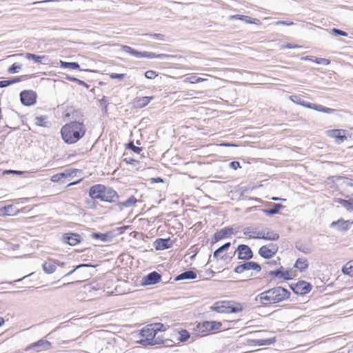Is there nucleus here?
I'll return each mask as SVG.
<instances>
[{"mask_svg":"<svg viewBox=\"0 0 353 353\" xmlns=\"http://www.w3.org/2000/svg\"><path fill=\"white\" fill-rule=\"evenodd\" d=\"M61 137L64 143L74 144L86 133V127L83 121H70L61 128Z\"/></svg>","mask_w":353,"mask_h":353,"instance_id":"f03ea898","label":"nucleus"},{"mask_svg":"<svg viewBox=\"0 0 353 353\" xmlns=\"http://www.w3.org/2000/svg\"><path fill=\"white\" fill-rule=\"evenodd\" d=\"M121 50L123 52H127V53H128L135 57H137V58L144 57V58L153 59V58H162V57H167V55L163 54H157L154 52H139L128 46H122Z\"/></svg>","mask_w":353,"mask_h":353,"instance_id":"9d476101","label":"nucleus"},{"mask_svg":"<svg viewBox=\"0 0 353 353\" xmlns=\"http://www.w3.org/2000/svg\"><path fill=\"white\" fill-rule=\"evenodd\" d=\"M34 124L39 127L48 128L50 126V121L47 116H37L34 119Z\"/></svg>","mask_w":353,"mask_h":353,"instance_id":"7c9ffc66","label":"nucleus"},{"mask_svg":"<svg viewBox=\"0 0 353 353\" xmlns=\"http://www.w3.org/2000/svg\"><path fill=\"white\" fill-rule=\"evenodd\" d=\"M81 235L76 233H68L63 236V242L71 246L77 245L81 241Z\"/></svg>","mask_w":353,"mask_h":353,"instance_id":"4be33fe9","label":"nucleus"},{"mask_svg":"<svg viewBox=\"0 0 353 353\" xmlns=\"http://www.w3.org/2000/svg\"><path fill=\"white\" fill-rule=\"evenodd\" d=\"M276 26H292L294 24V22L292 21H278L275 23Z\"/></svg>","mask_w":353,"mask_h":353,"instance_id":"8fccbe9b","label":"nucleus"},{"mask_svg":"<svg viewBox=\"0 0 353 353\" xmlns=\"http://www.w3.org/2000/svg\"><path fill=\"white\" fill-rule=\"evenodd\" d=\"M68 79H70V81H78L79 83H83V81L76 79V78H68Z\"/></svg>","mask_w":353,"mask_h":353,"instance_id":"e2e57ef3","label":"nucleus"},{"mask_svg":"<svg viewBox=\"0 0 353 353\" xmlns=\"http://www.w3.org/2000/svg\"><path fill=\"white\" fill-rule=\"evenodd\" d=\"M283 208V206L281 204L274 203L273 204L272 208L265 210L264 212L268 215H273L277 214L279 212V210Z\"/></svg>","mask_w":353,"mask_h":353,"instance_id":"c9c22d12","label":"nucleus"},{"mask_svg":"<svg viewBox=\"0 0 353 353\" xmlns=\"http://www.w3.org/2000/svg\"><path fill=\"white\" fill-rule=\"evenodd\" d=\"M5 323V320L3 317H0V327L2 326Z\"/></svg>","mask_w":353,"mask_h":353,"instance_id":"69168bd1","label":"nucleus"},{"mask_svg":"<svg viewBox=\"0 0 353 353\" xmlns=\"http://www.w3.org/2000/svg\"><path fill=\"white\" fill-rule=\"evenodd\" d=\"M63 176L62 172L55 174L52 175L50 178V181L54 183L63 181Z\"/></svg>","mask_w":353,"mask_h":353,"instance_id":"a19ab883","label":"nucleus"},{"mask_svg":"<svg viewBox=\"0 0 353 353\" xmlns=\"http://www.w3.org/2000/svg\"><path fill=\"white\" fill-rule=\"evenodd\" d=\"M21 68V64H19L18 63H14L8 68V72L10 74L15 73Z\"/></svg>","mask_w":353,"mask_h":353,"instance_id":"79ce46f5","label":"nucleus"},{"mask_svg":"<svg viewBox=\"0 0 353 353\" xmlns=\"http://www.w3.org/2000/svg\"><path fill=\"white\" fill-rule=\"evenodd\" d=\"M60 66L63 68H70L72 70L79 69V65L76 62H65L63 61H60L59 62Z\"/></svg>","mask_w":353,"mask_h":353,"instance_id":"f704fd0d","label":"nucleus"},{"mask_svg":"<svg viewBox=\"0 0 353 353\" xmlns=\"http://www.w3.org/2000/svg\"><path fill=\"white\" fill-rule=\"evenodd\" d=\"M28 200V198H20L14 200L12 203L8 204L0 208V215L3 216L17 215L19 212H20V210L17 206V205L19 203H23L24 201Z\"/></svg>","mask_w":353,"mask_h":353,"instance_id":"1a4fd4ad","label":"nucleus"},{"mask_svg":"<svg viewBox=\"0 0 353 353\" xmlns=\"http://www.w3.org/2000/svg\"><path fill=\"white\" fill-rule=\"evenodd\" d=\"M158 76V74L154 70H148L145 72V77L148 79H154Z\"/></svg>","mask_w":353,"mask_h":353,"instance_id":"37998d69","label":"nucleus"},{"mask_svg":"<svg viewBox=\"0 0 353 353\" xmlns=\"http://www.w3.org/2000/svg\"><path fill=\"white\" fill-rule=\"evenodd\" d=\"M309 267L308 260L305 258H299L294 263V268L301 272H305Z\"/></svg>","mask_w":353,"mask_h":353,"instance_id":"cd10ccee","label":"nucleus"},{"mask_svg":"<svg viewBox=\"0 0 353 353\" xmlns=\"http://www.w3.org/2000/svg\"><path fill=\"white\" fill-rule=\"evenodd\" d=\"M43 268L45 272L47 274H51L56 270L57 265L53 261H48L43 263Z\"/></svg>","mask_w":353,"mask_h":353,"instance_id":"72a5a7b5","label":"nucleus"},{"mask_svg":"<svg viewBox=\"0 0 353 353\" xmlns=\"http://www.w3.org/2000/svg\"><path fill=\"white\" fill-rule=\"evenodd\" d=\"M230 167L234 170H237L238 168H241L239 161H232L230 163Z\"/></svg>","mask_w":353,"mask_h":353,"instance_id":"864d4df0","label":"nucleus"},{"mask_svg":"<svg viewBox=\"0 0 353 353\" xmlns=\"http://www.w3.org/2000/svg\"><path fill=\"white\" fill-rule=\"evenodd\" d=\"M271 199L272 201H279V200L285 201V199H280V198H278V197H272Z\"/></svg>","mask_w":353,"mask_h":353,"instance_id":"338daca9","label":"nucleus"},{"mask_svg":"<svg viewBox=\"0 0 353 353\" xmlns=\"http://www.w3.org/2000/svg\"><path fill=\"white\" fill-rule=\"evenodd\" d=\"M301 48V46L292 44V43H286L281 46L282 49H296Z\"/></svg>","mask_w":353,"mask_h":353,"instance_id":"09e8293b","label":"nucleus"},{"mask_svg":"<svg viewBox=\"0 0 353 353\" xmlns=\"http://www.w3.org/2000/svg\"><path fill=\"white\" fill-rule=\"evenodd\" d=\"M353 225V221L352 220H343V219H340L336 221H333L330 226L331 227H336L337 230L339 231L345 232L348 230L350 227Z\"/></svg>","mask_w":353,"mask_h":353,"instance_id":"b1692460","label":"nucleus"},{"mask_svg":"<svg viewBox=\"0 0 353 353\" xmlns=\"http://www.w3.org/2000/svg\"><path fill=\"white\" fill-rule=\"evenodd\" d=\"M342 272L350 277H353V260L347 261L342 268Z\"/></svg>","mask_w":353,"mask_h":353,"instance_id":"473e14b6","label":"nucleus"},{"mask_svg":"<svg viewBox=\"0 0 353 353\" xmlns=\"http://www.w3.org/2000/svg\"><path fill=\"white\" fill-rule=\"evenodd\" d=\"M152 37L155 38L158 40L163 41L165 39V36L160 33H156L150 35Z\"/></svg>","mask_w":353,"mask_h":353,"instance_id":"5fc2aeb1","label":"nucleus"},{"mask_svg":"<svg viewBox=\"0 0 353 353\" xmlns=\"http://www.w3.org/2000/svg\"><path fill=\"white\" fill-rule=\"evenodd\" d=\"M326 135L334 139L338 143H343L347 140L346 131L343 129H332L325 132Z\"/></svg>","mask_w":353,"mask_h":353,"instance_id":"a211bd4d","label":"nucleus"},{"mask_svg":"<svg viewBox=\"0 0 353 353\" xmlns=\"http://www.w3.org/2000/svg\"><path fill=\"white\" fill-rule=\"evenodd\" d=\"M178 334L179 335V340L181 342L186 341L190 336L188 331L186 330H181L178 332Z\"/></svg>","mask_w":353,"mask_h":353,"instance_id":"ea45409f","label":"nucleus"},{"mask_svg":"<svg viewBox=\"0 0 353 353\" xmlns=\"http://www.w3.org/2000/svg\"><path fill=\"white\" fill-rule=\"evenodd\" d=\"M210 310L217 313H238L243 310V306L240 303L223 300L215 302L213 305L210 307Z\"/></svg>","mask_w":353,"mask_h":353,"instance_id":"0eeeda50","label":"nucleus"},{"mask_svg":"<svg viewBox=\"0 0 353 353\" xmlns=\"http://www.w3.org/2000/svg\"><path fill=\"white\" fill-rule=\"evenodd\" d=\"M270 275L272 277L277 278L282 281H288L295 278L296 273L292 268L285 269L283 267H281L276 270L270 271Z\"/></svg>","mask_w":353,"mask_h":353,"instance_id":"9b49d317","label":"nucleus"},{"mask_svg":"<svg viewBox=\"0 0 353 353\" xmlns=\"http://www.w3.org/2000/svg\"><path fill=\"white\" fill-rule=\"evenodd\" d=\"M20 100L25 106H32L37 103V94L32 90H24L20 92Z\"/></svg>","mask_w":353,"mask_h":353,"instance_id":"ddd939ff","label":"nucleus"},{"mask_svg":"<svg viewBox=\"0 0 353 353\" xmlns=\"http://www.w3.org/2000/svg\"><path fill=\"white\" fill-rule=\"evenodd\" d=\"M290 296L289 290L281 286H276L260 293L256 301L264 306H270L288 300Z\"/></svg>","mask_w":353,"mask_h":353,"instance_id":"7ed1b4c3","label":"nucleus"},{"mask_svg":"<svg viewBox=\"0 0 353 353\" xmlns=\"http://www.w3.org/2000/svg\"><path fill=\"white\" fill-rule=\"evenodd\" d=\"M299 250L304 253H308L310 252V250L307 248H299Z\"/></svg>","mask_w":353,"mask_h":353,"instance_id":"052dcab7","label":"nucleus"},{"mask_svg":"<svg viewBox=\"0 0 353 353\" xmlns=\"http://www.w3.org/2000/svg\"><path fill=\"white\" fill-rule=\"evenodd\" d=\"M223 324L217 321H203L194 327V332L199 336H206L223 330Z\"/></svg>","mask_w":353,"mask_h":353,"instance_id":"39448f33","label":"nucleus"},{"mask_svg":"<svg viewBox=\"0 0 353 353\" xmlns=\"http://www.w3.org/2000/svg\"><path fill=\"white\" fill-rule=\"evenodd\" d=\"M9 172L14 173V174H21L22 173V172H21V171H16V170H10Z\"/></svg>","mask_w":353,"mask_h":353,"instance_id":"0e129e2a","label":"nucleus"},{"mask_svg":"<svg viewBox=\"0 0 353 353\" xmlns=\"http://www.w3.org/2000/svg\"><path fill=\"white\" fill-rule=\"evenodd\" d=\"M128 148L131 149L134 152L139 154L142 151V148L138 146H135L133 142H130L127 145Z\"/></svg>","mask_w":353,"mask_h":353,"instance_id":"c03bdc74","label":"nucleus"},{"mask_svg":"<svg viewBox=\"0 0 353 353\" xmlns=\"http://www.w3.org/2000/svg\"><path fill=\"white\" fill-rule=\"evenodd\" d=\"M97 265H90V264H81L78 266H77V268L74 270H72L71 272H70L68 273V274H71L72 273H73L76 269H78V268H82V267H96Z\"/></svg>","mask_w":353,"mask_h":353,"instance_id":"4d7b16f0","label":"nucleus"},{"mask_svg":"<svg viewBox=\"0 0 353 353\" xmlns=\"http://www.w3.org/2000/svg\"><path fill=\"white\" fill-rule=\"evenodd\" d=\"M290 289L296 294L305 295L312 289V285L305 281H299L290 285Z\"/></svg>","mask_w":353,"mask_h":353,"instance_id":"2eb2a0df","label":"nucleus"},{"mask_svg":"<svg viewBox=\"0 0 353 353\" xmlns=\"http://www.w3.org/2000/svg\"><path fill=\"white\" fill-rule=\"evenodd\" d=\"M233 234V230L229 228H225L216 232L213 236L214 242H217L221 239L230 236Z\"/></svg>","mask_w":353,"mask_h":353,"instance_id":"393cba45","label":"nucleus"},{"mask_svg":"<svg viewBox=\"0 0 353 353\" xmlns=\"http://www.w3.org/2000/svg\"><path fill=\"white\" fill-rule=\"evenodd\" d=\"M315 62L319 64H324V65H329L330 63V61L329 59H324V58L316 59Z\"/></svg>","mask_w":353,"mask_h":353,"instance_id":"3c124183","label":"nucleus"},{"mask_svg":"<svg viewBox=\"0 0 353 353\" xmlns=\"http://www.w3.org/2000/svg\"><path fill=\"white\" fill-rule=\"evenodd\" d=\"M221 145H225V146H232L233 145L232 144H230V143H223V144H221Z\"/></svg>","mask_w":353,"mask_h":353,"instance_id":"774afa93","label":"nucleus"},{"mask_svg":"<svg viewBox=\"0 0 353 353\" xmlns=\"http://www.w3.org/2000/svg\"><path fill=\"white\" fill-rule=\"evenodd\" d=\"M336 179L341 181V194L348 199L338 198L334 199V202L343 205L347 211H353V179L340 176Z\"/></svg>","mask_w":353,"mask_h":353,"instance_id":"20e7f679","label":"nucleus"},{"mask_svg":"<svg viewBox=\"0 0 353 353\" xmlns=\"http://www.w3.org/2000/svg\"><path fill=\"white\" fill-rule=\"evenodd\" d=\"M196 273L194 271L189 270L184 272L176 277V281L184 280V279H194L196 278Z\"/></svg>","mask_w":353,"mask_h":353,"instance_id":"2f4dec72","label":"nucleus"},{"mask_svg":"<svg viewBox=\"0 0 353 353\" xmlns=\"http://www.w3.org/2000/svg\"><path fill=\"white\" fill-rule=\"evenodd\" d=\"M52 343L45 339H41L35 343H32L30 345H29L26 350H34L36 352H42V351H46L51 348Z\"/></svg>","mask_w":353,"mask_h":353,"instance_id":"6ab92c4d","label":"nucleus"},{"mask_svg":"<svg viewBox=\"0 0 353 353\" xmlns=\"http://www.w3.org/2000/svg\"><path fill=\"white\" fill-rule=\"evenodd\" d=\"M231 19H237L244 21L247 23L260 25L261 21L258 19H254L250 17L242 14H235L230 17Z\"/></svg>","mask_w":353,"mask_h":353,"instance_id":"bb28decb","label":"nucleus"},{"mask_svg":"<svg viewBox=\"0 0 353 353\" xmlns=\"http://www.w3.org/2000/svg\"><path fill=\"white\" fill-rule=\"evenodd\" d=\"M82 179H79L78 181H74V182H72V183H70L67 186L69 187V186H71V185H75V184H77L79 183Z\"/></svg>","mask_w":353,"mask_h":353,"instance_id":"680f3d73","label":"nucleus"},{"mask_svg":"<svg viewBox=\"0 0 353 353\" xmlns=\"http://www.w3.org/2000/svg\"><path fill=\"white\" fill-rule=\"evenodd\" d=\"M123 157V161L127 163L134 165L135 163L137 162L136 160L133 159L130 157H128V153H124Z\"/></svg>","mask_w":353,"mask_h":353,"instance_id":"de8ad7c7","label":"nucleus"},{"mask_svg":"<svg viewBox=\"0 0 353 353\" xmlns=\"http://www.w3.org/2000/svg\"><path fill=\"white\" fill-rule=\"evenodd\" d=\"M168 239H159L155 241V246L157 249H165L168 248L167 245Z\"/></svg>","mask_w":353,"mask_h":353,"instance_id":"58836bf2","label":"nucleus"},{"mask_svg":"<svg viewBox=\"0 0 353 353\" xmlns=\"http://www.w3.org/2000/svg\"><path fill=\"white\" fill-rule=\"evenodd\" d=\"M165 327L162 323H153L144 327L141 331L140 342L144 345H154L158 341L154 339L158 332L165 331Z\"/></svg>","mask_w":353,"mask_h":353,"instance_id":"423d86ee","label":"nucleus"},{"mask_svg":"<svg viewBox=\"0 0 353 353\" xmlns=\"http://www.w3.org/2000/svg\"><path fill=\"white\" fill-rule=\"evenodd\" d=\"M205 81H207V79L199 77L196 76L195 74H189L185 76L183 82L185 83L194 84L203 82Z\"/></svg>","mask_w":353,"mask_h":353,"instance_id":"c85d7f7f","label":"nucleus"},{"mask_svg":"<svg viewBox=\"0 0 353 353\" xmlns=\"http://www.w3.org/2000/svg\"><path fill=\"white\" fill-rule=\"evenodd\" d=\"M279 234L270 228H265L261 230L260 239L267 241H276L279 239Z\"/></svg>","mask_w":353,"mask_h":353,"instance_id":"5701e85b","label":"nucleus"},{"mask_svg":"<svg viewBox=\"0 0 353 353\" xmlns=\"http://www.w3.org/2000/svg\"><path fill=\"white\" fill-rule=\"evenodd\" d=\"M104 236V235H103V234H97V233H94V234H93V236H94V238H97V239H98V238H101L102 240H104V239H105V237H102V236Z\"/></svg>","mask_w":353,"mask_h":353,"instance_id":"bf43d9fd","label":"nucleus"},{"mask_svg":"<svg viewBox=\"0 0 353 353\" xmlns=\"http://www.w3.org/2000/svg\"><path fill=\"white\" fill-rule=\"evenodd\" d=\"M79 170L77 169H68L65 170L63 174V179H71L76 176Z\"/></svg>","mask_w":353,"mask_h":353,"instance_id":"e433bc0d","label":"nucleus"},{"mask_svg":"<svg viewBox=\"0 0 353 353\" xmlns=\"http://www.w3.org/2000/svg\"><path fill=\"white\" fill-rule=\"evenodd\" d=\"M290 99L293 101L295 103H297L299 105H301L302 106H304L307 108L315 110L318 112H321L327 114H332L334 113L336 110L332 109L330 108H326L324 106H322L321 105H317L315 103H306L301 97L299 95H291L290 97Z\"/></svg>","mask_w":353,"mask_h":353,"instance_id":"6e6552de","label":"nucleus"},{"mask_svg":"<svg viewBox=\"0 0 353 353\" xmlns=\"http://www.w3.org/2000/svg\"><path fill=\"white\" fill-rule=\"evenodd\" d=\"M279 246L274 243L262 245L259 249V254L263 259H269L273 257L278 252Z\"/></svg>","mask_w":353,"mask_h":353,"instance_id":"f3484780","label":"nucleus"},{"mask_svg":"<svg viewBox=\"0 0 353 353\" xmlns=\"http://www.w3.org/2000/svg\"><path fill=\"white\" fill-rule=\"evenodd\" d=\"M137 199L134 196H131L123 203V205H125V206L133 205L137 203Z\"/></svg>","mask_w":353,"mask_h":353,"instance_id":"a18cd8bd","label":"nucleus"},{"mask_svg":"<svg viewBox=\"0 0 353 353\" xmlns=\"http://www.w3.org/2000/svg\"><path fill=\"white\" fill-rule=\"evenodd\" d=\"M261 266L256 262L247 261L245 263L236 265L234 272L236 274H243L249 270H253L258 273L261 271Z\"/></svg>","mask_w":353,"mask_h":353,"instance_id":"4468645a","label":"nucleus"},{"mask_svg":"<svg viewBox=\"0 0 353 353\" xmlns=\"http://www.w3.org/2000/svg\"><path fill=\"white\" fill-rule=\"evenodd\" d=\"M125 74H117V73H111L109 74V77L112 79H119L122 80L125 77Z\"/></svg>","mask_w":353,"mask_h":353,"instance_id":"49530a36","label":"nucleus"},{"mask_svg":"<svg viewBox=\"0 0 353 353\" xmlns=\"http://www.w3.org/2000/svg\"><path fill=\"white\" fill-rule=\"evenodd\" d=\"M161 280V275L154 271L143 278L142 284L144 285H154L160 282Z\"/></svg>","mask_w":353,"mask_h":353,"instance_id":"412c9836","label":"nucleus"},{"mask_svg":"<svg viewBox=\"0 0 353 353\" xmlns=\"http://www.w3.org/2000/svg\"><path fill=\"white\" fill-rule=\"evenodd\" d=\"M22 78H23V77H17L10 79L11 84H14V83L20 82L21 81H22Z\"/></svg>","mask_w":353,"mask_h":353,"instance_id":"13d9d810","label":"nucleus"},{"mask_svg":"<svg viewBox=\"0 0 353 353\" xmlns=\"http://www.w3.org/2000/svg\"><path fill=\"white\" fill-rule=\"evenodd\" d=\"M243 234L249 239H260L261 230L258 228L247 227L243 230Z\"/></svg>","mask_w":353,"mask_h":353,"instance_id":"a878e982","label":"nucleus"},{"mask_svg":"<svg viewBox=\"0 0 353 353\" xmlns=\"http://www.w3.org/2000/svg\"><path fill=\"white\" fill-rule=\"evenodd\" d=\"M234 253L237 256L239 260L249 261L253 257V252L252 249L245 244H240L237 246Z\"/></svg>","mask_w":353,"mask_h":353,"instance_id":"dca6fc26","label":"nucleus"},{"mask_svg":"<svg viewBox=\"0 0 353 353\" xmlns=\"http://www.w3.org/2000/svg\"><path fill=\"white\" fill-rule=\"evenodd\" d=\"M26 57L28 60H34L36 63H41L46 59V56H38L32 53H27Z\"/></svg>","mask_w":353,"mask_h":353,"instance_id":"4c0bfd02","label":"nucleus"},{"mask_svg":"<svg viewBox=\"0 0 353 353\" xmlns=\"http://www.w3.org/2000/svg\"><path fill=\"white\" fill-rule=\"evenodd\" d=\"M153 97H137L134 100V103L137 108H142L150 103Z\"/></svg>","mask_w":353,"mask_h":353,"instance_id":"c756f323","label":"nucleus"},{"mask_svg":"<svg viewBox=\"0 0 353 353\" xmlns=\"http://www.w3.org/2000/svg\"><path fill=\"white\" fill-rule=\"evenodd\" d=\"M11 85L10 80L0 81V88H5Z\"/></svg>","mask_w":353,"mask_h":353,"instance_id":"6e6d98bb","label":"nucleus"},{"mask_svg":"<svg viewBox=\"0 0 353 353\" xmlns=\"http://www.w3.org/2000/svg\"><path fill=\"white\" fill-rule=\"evenodd\" d=\"M276 342V338L263 339H248L245 345L250 347L270 345Z\"/></svg>","mask_w":353,"mask_h":353,"instance_id":"aec40b11","label":"nucleus"},{"mask_svg":"<svg viewBox=\"0 0 353 353\" xmlns=\"http://www.w3.org/2000/svg\"><path fill=\"white\" fill-rule=\"evenodd\" d=\"M230 245V243L228 242L216 250L214 252L213 258L217 261H222L224 263L230 262L232 258L230 253L228 252Z\"/></svg>","mask_w":353,"mask_h":353,"instance_id":"f8f14e48","label":"nucleus"},{"mask_svg":"<svg viewBox=\"0 0 353 353\" xmlns=\"http://www.w3.org/2000/svg\"><path fill=\"white\" fill-rule=\"evenodd\" d=\"M332 32L334 34H338V35H341V36H345V37L347 36V33L346 32L336 29V28H333Z\"/></svg>","mask_w":353,"mask_h":353,"instance_id":"603ef678","label":"nucleus"},{"mask_svg":"<svg viewBox=\"0 0 353 353\" xmlns=\"http://www.w3.org/2000/svg\"><path fill=\"white\" fill-rule=\"evenodd\" d=\"M88 194L92 200L88 208L92 210L96 209L99 202L111 204L117 203L119 199L118 192L113 188L101 183L92 185Z\"/></svg>","mask_w":353,"mask_h":353,"instance_id":"f257e3e1","label":"nucleus"}]
</instances>
